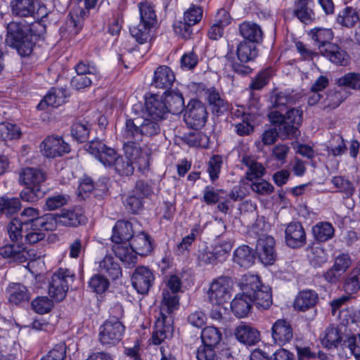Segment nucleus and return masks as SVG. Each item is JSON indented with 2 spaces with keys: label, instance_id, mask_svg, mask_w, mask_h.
I'll return each instance as SVG.
<instances>
[{
  "label": "nucleus",
  "instance_id": "f257e3e1",
  "mask_svg": "<svg viewBox=\"0 0 360 360\" xmlns=\"http://www.w3.org/2000/svg\"><path fill=\"white\" fill-rule=\"evenodd\" d=\"M242 293L237 294L231 303L233 314L238 318L248 316L255 304L259 310H266L272 304L271 290L262 283L257 275L246 274L240 282Z\"/></svg>",
  "mask_w": 360,
  "mask_h": 360
},
{
  "label": "nucleus",
  "instance_id": "f03ea898",
  "mask_svg": "<svg viewBox=\"0 0 360 360\" xmlns=\"http://www.w3.org/2000/svg\"><path fill=\"white\" fill-rule=\"evenodd\" d=\"M302 110L292 108L283 115L278 111H271L269 115L270 122L277 128L264 131L262 135V141L269 146L274 143L280 136L282 139L296 137L299 134V127L302 122Z\"/></svg>",
  "mask_w": 360,
  "mask_h": 360
},
{
  "label": "nucleus",
  "instance_id": "7ed1b4c3",
  "mask_svg": "<svg viewBox=\"0 0 360 360\" xmlns=\"http://www.w3.org/2000/svg\"><path fill=\"white\" fill-rule=\"evenodd\" d=\"M129 245L130 247L127 245H114L112 246V251L116 257L127 268H131L136 265L137 255L147 256L153 249L151 237L144 232L134 236Z\"/></svg>",
  "mask_w": 360,
  "mask_h": 360
},
{
  "label": "nucleus",
  "instance_id": "20e7f679",
  "mask_svg": "<svg viewBox=\"0 0 360 360\" xmlns=\"http://www.w3.org/2000/svg\"><path fill=\"white\" fill-rule=\"evenodd\" d=\"M86 217L79 209L63 211L61 214H46L35 220L37 226H41L45 231L55 229L58 224L65 226H77L85 224Z\"/></svg>",
  "mask_w": 360,
  "mask_h": 360
},
{
  "label": "nucleus",
  "instance_id": "39448f33",
  "mask_svg": "<svg viewBox=\"0 0 360 360\" xmlns=\"http://www.w3.org/2000/svg\"><path fill=\"white\" fill-rule=\"evenodd\" d=\"M162 120L146 116L144 119L128 120L124 126V136L128 139L142 141L143 137H153L161 132Z\"/></svg>",
  "mask_w": 360,
  "mask_h": 360
},
{
  "label": "nucleus",
  "instance_id": "423d86ee",
  "mask_svg": "<svg viewBox=\"0 0 360 360\" xmlns=\"http://www.w3.org/2000/svg\"><path fill=\"white\" fill-rule=\"evenodd\" d=\"M165 288L162 292L160 309L162 314L173 313L179 308V292L181 290V278L176 274L165 276L163 280Z\"/></svg>",
  "mask_w": 360,
  "mask_h": 360
},
{
  "label": "nucleus",
  "instance_id": "0eeeda50",
  "mask_svg": "<svg viewBox=\"0 0 360 360\" xmlns=\"http://www.w3.org/2000/svg\"><path fill=\"white\" fill-rule=\"evenodd\" d=\"M75 279V274L67 269L60 268L51 276L49 286V295L57 302L62 301Z\"/></svg>",
  "mask_w": 360,
  "mask_h": 360
},
{
  "label": "nucleus",
  "instance_id": "6e6552de",
  "mask_svg": "<svg viewBox=\"0 0 360 360\" xmlns=\"http://www.w3.org/2000/svg\"><path fill=\"white\" fill-rule=\"evenodd\" d=\"M198 94L203 95L212 114L221 116L229 110L230 104L223 91L213 86L199 84Z\"/></svg>",
  "mask_w": 360,
  "mask_h": 360
},
{
  "label": "nucleus",
  "instance_id": "1a4fd4ad",
  "mask_svg": "<svg viewBox=\"0 0 360 360\" xmlns=\"http://www.w3.org/2000/svg\"><path fill=\"white\" fill-rule=\"evenodd\" d=\"M233 281L229 276H221L212 281L208 290V298L212 304L227 302L231 297Z\"/></svg>",
  "mask_w": 360,
  "mask_h": 360
},
{
  "label": "nucleus",
  "instance_id": "9d476101",
  "mask_svg": "<svg viewBox=\"0 0 360 360\" xmlns=\"http://www.w3.org/2000/svg\"><path fill=\"white\" fill-rule=\"evenodd\" d=\"M79 4L70 12L66 26L68 32L72 34H77L82 30L84 18L88 15L89 10L95 8L98 0H77Z\"/></svg>",
  "mask_w": 360,
  "mask_h": 360
},
{
  "label": "nucleus",
  "instance_id": "9b49d317",
  "mask_svg": "<svg viewBox=\"0 0 360 360\" xmlns=\"http://www.w3.org/2000/svg\"><path fill=\"white\" fill-rule=\"evenodd\" d=\"M122 138L124 141L123 150L125 158L137 164L138 169L141 172L148 169V156L143 153L140 146L141 141L128 139L124 136V127L122 129Z\"/></svg>",
  "mask_w": 360,
  "mask_h": 360
},
{
  "label": "nucleus",
  "instance_id": "f8f14e48",
  "mask_svg": "<svg viewBox=\"0 0 360 360\" xmlns=\"http://www.w3.org/2000/svg\"><path fill=\"white\" fill-rule=\"evenodd\" d=\"M84 148L106 168H110L119 155L114 148L97 139L88 142Z\"/></svg>",
  "mask_w": 360,
  "mask_h": 360
},
{
  "label": "nucleus",
  "instance_id": "ddd939ff",
  "mask_svg": "<svg viewBox=\"0 0 360 360\" xmlns=\"http://www.w3.org/2000/svg\"><path fill=\"white\" fill-rule=\"evenodd\" d=\"M154 25L139 22V25L130 27L129 32L138 46L137 56H144L151 48L153 39V27Z\"/></svg>",
  "mask_w": 360,
  "mask_h": 360
},
{
  "label": "nucleus",
  "instance_id": "4468645a",
  "mask_svg": "<svg viewBox=\"0 0 360 360\" xmlns=\"http://www.w3.org/2000/svg\"><path fill=\"white\" fill-rule=\"evenodd\" d=\"M207 119V112L205 105L198 100H191L184 113V120L186 124L195 129L205 126Z\"/></svg>",
  "mask_w": 360,
  "mask_h": 360
},
{
  "label": "nucleus",
  "instance_id": "2eb2a0df",
  "mask_svg": "<svg viewBox=\"0 0 360 360\" xmlns=\"http://www.w3.org/2000/svg\"><path fill=\"white\" fill-rule=\"evenodd\" d=\"M125 327L122 323L105 321L99 328V341L101 344L109 348L116 345L122 340Z\"/></svg>",
  "mask_w": 360,
  "mask_h": 360
},
{
  "label": "nucleus",
  "instance_id": "dca6fc26",
  "mask_svg": "<svg viewBox=\"0 0 360 360\" xmlns=\"http://www.w3.org/2000/svg\"><path fill=\"white\" fill-rule=\"evenodd\" d=\"M41 153L48 158L61 157L70 151V145L61 136H49L41 143Z\"/></svg>",
  "mask_w": 360,
  "mask_h": 360
},
{
  "label": "nucleus",
  "instance_id": "f3484780",
  "mask_svg": "<svg viewBox=\"0 0 360 360\" xmlns=\"http://www.w3.org/2000/svg\"><path fill=\"white\" fill-rule=\"evenodd\" d=\"M275 245L274 238L270 236H262L257 240L255 252L263 264L271 265L276 260Z\"/></svg>",
  "mask_w": 360,
  "mask_h": 360
},
{
  "label": "nucleus",
  "instance_id": "a211bd4d",
  "mask_svg": "<svg viewBox=\"0 0 360 360\" xmlns=\"http://www.w3.org/2000/svg\"><path fill=\"white\" fill-rule=\"evenodd\" d=\"M155 275L151 269L141 266L136 268L131 276V284L134 288L140 294L148 293L153 286Z\"/></svg>",
  "mask_w": 360,
  "mask_h": 360
},
{
  "label": "nucleus",
  "instance_id": "6ab92c4d",
  "mask_svg": "<svg viewBox=\"0 0 360 360\" xmlns=\"http://www.w3.org/2000/svg\"><path fill=\"white\" fill-rule=\"evenodd\" d=\"M285 242L291 248H299L307 243V237L302 224L299 221H291L285 225Z\"/></svg>",
  "mask_w": 360,
  "mask_h": 360
},
{
  "label": "nucleus",
  "instance_id": "aec40b11",
  "mask_svg": "<svg viewBox=\"0 0 360 360\" xmlns=\"http://www.w3.org/2000/svg\"><path fill=\"white\" fill-rule=\"evenodd\" d=\"M298 100V96L292 92L287 91H278L274 89L271 92L269 101L271 106L274 109L272 111H278L281 112V110H285L286 112L292 109V106L296 104ZM300 110V108H297Z\"/></svg>",
  "mask_w": 360,
  "mask_h": 360
},
{
  "label": "nucleus",
  "instance_id": "412c9836",
  "mask_svg": "<svg viewBox=\"0 0 360 360\" xmlns=\"http://www.w3.org/2000/svg\"><path fill=\"white\" fill-rule=\"evenodd\" d=\"M34 25L32 22H28L25 20L13 21L7 25V34L6 43L9 46L16 43L30 36Z\"/></svg>",
  "mask_w": 360,
  "mask_h": 360
},
{
  "label": "nucleus",
  "instance_id": "4be33fe9",
  "mask_svg": "<svg viewBox=\"0 0 360 360\" xmlns=\"http://www.w3.org/2000/svg\"><path fill=\"white\" fill-rule=\"evenodd\" d=\"M146 116L154 120H164L169 113L162 96L151 95L146 99Z\"/></svg>",
  "mask_w": 360,
  "mask_h": 360
},
{
  "label": "nucleus",
  "instance_id": "5701e85b",
  "mask_svg": "<svg viewBox=\"0 0 360 360\" xmlns=\"http://www.w3.org/2000/svg\"><path fill=\"white\" fill-rule=\"evenodd\" d=\"M314 7L313 0H296L292 10V15L305 25L311 24L316 20Z\"/></svg>",
  "mask_w": 360,
  "mask_h": 360
},
{
  "label": "nucleus",
  "instance_id": "b1692460",
  "mask_svg": "<svg viewBox=\"0 0 360 360\" xmlns=\"http://www.w3.org/2000/svg\"><path fill=\"white\" fill-rule=\"evenodd\" d=\"M0 256L12 262L23 263L32 259L34 255L23 245L6 244L0 248Z\"/></svg>",
  "mask_w": 360,
  "mask_h": 360
},
{
  "label": "nucleus",
  "instance_id": "393cba45",
  "mask_svg": "<svg viewBox=\"0 0 360 360\" xmlns=\"http://www.w3.org/2000/svg\"><path fill=\"white\" fill-rule=\"evenodd\" d=\"M160 316L155 323V330L151 338L154 345L161 344L172 333L171 322L172 319L170 315L172 313L162 314L160 309Z\"/></svg>",
  "mask_w": 360,
  "mask_h": 360
},
{
  "label": "nucleus",
  "instance_id": "a878e982",
  "mask_svg": "<svg viewBox=\"0 0 360 360\" xmlns=\"http://www.w3.org/2000/svg\"><path fill=\"white\" fill-rule=\"evenodd\" d=\"M271 335L276 343L284 345L292 339L293 330L288 321L285 319H278L271 327Z\"/></svg>",
  "mask_w": 360,
  "mask_h": 360
},
{
  "label": "nucleus",
  "instance_id": "bb28decb",
  "mask_svg": "<svg viewBox=\"0 0 360 360\" xmlns=\"http://www.w3.org/2000/svg\"><path fill=\"white\" fill-rule=\"evenodd\" d=\"M175 81V75L167 65H160L154 71L152 86L157 89L169 90Z\"/></svg>",
  "mask_w": 360,
  "mask_h": 360
},
{
  "label": "nucleus",
  "instance_id": "cd10ccee",
  "mask_svg": "<svg viewBox=\"0 0 360 360\" xmlns=\"http://www.w3.org/2000/svg\"><path fill=\"white\" fill-rule=\"evenodd\" d=\"M239 34L243 38V41L254 44L262 41L263 32L261 27L252 21H244L238 25Z\"/></svg>",
  "mask_w": 360,
  "mask_h": 360
},
{
  "label": "nucleus",
  "instance_id": "c85d7f7f",
  "mask_svg": "<svg viewBox=\"0 0 360 360\" xmlns=\"http://www.w3.org/2000/svg\"><path fill=\"white\" fill-rule=\"evenodd\" d=\"M134 237L132 225L124 220L117 221L112 229V242L115 245H125V243Z\"/></svg>",
  "mask_w": 360,
  "mask_h": 360
},
{
  "label": "nucleus",
  "instance_id": "c756f323",
  "mask_svg": "<svg viewBox=\"0 0 360 360\" xmlns=\"http://www.w3.org/2000/svg\"><path fill=\"white\" fill-rule=\"evenodd\" d=\"M235 335L240 342L250 346L255 345L260 340V334L257 329L244 323L236 327Z\"/></svg>",
  "mask_w": 360,
  "mask_h": 360
},
{
  "label": "nucleus",
  "instance_id": "7c9ffc66",
  "mask_svg": "<svg viewBox=\"0 0 360 360\" xmlns=\"http://www.w3.org/2000/svg\"><path fill=\"white\" fill-rule=\"evenodd\" d=\"M309 35L317 46L320 53L325 51L329 45L333 44L331 41L333 39V32L330 29L315 27L309 32Z\"/></svg>",
  "mask_w": 360,
  "mask_h": 360
},
{
  "label": "nucleus",
  "instance_id": "2f4dec72",
  "mask_svg": "<svg viewBox=\"0 0 360 360\" xmlns=\"http://www.w3.org/2000/svg\"><path fill=\"white\" fill-rule=\"evenodd\" d=\"M202 344L206 347H212L220 349L224 346L222 341V334L218 328L214 326H207L202 329L200 335Z\"/></svg>",
  "mask_w": 360,
  "mask_h": 360
},
{
  "label": "nucleus",
  "instance_id": "473e14b6",
  "mask_svg": "<svg viewBox=\"0 0 360 360\" xmlns=\"http://www.w3.org/2000/svg\"><path fill=\"white\" fill-rule=\"evenodd\" d=\"M318 300V295L314 290H304L297 294L293 304L295 309L304 311L314 307Z\"/></svg>",
  "mask_w": 360,
  "mask_h": 360
},
{
  "label": "nucleus",
  "instance_id": "72a5a7b5",
  "mask_svg": "<svg viewBox=\"0 0 360 360\" xmlns=\"http://www.w3.org/2000/svg\"><path fill=\"white\" fill-rule=\"evenodd\" d=\"M163 101L166 103L168 112L178 114L184 108V100L182 94L178 89H169L164 93Z\"/></svg>",
  "mask_w": 360,
  "mask_h": 360
},
{
  "label": "nucleus",
  "instance_id": "f704fd0d",
  "mask_svg": "<svg viewBox=\"0 0 360 360\" xmlns=\"http://www.w3.org/2000/svg\"><path fill=\"white\" fill-rule=\"evenodd\" d=\"M10 7L12 14L17 17L30 18L35 14V1L32 0H13Z\"/></svg>",
  "mask_w": 360,
  "mask_h": 360
},
{
  "label": "nucleus",
  "instance_id": "c9c22d12",
  "mask_svg": "<svg viewBox=\"0 0 360 360\" xmlns=\"http://www.w3.org/2000/svg\"><path fill=\"white\" fill-rule=\"evenodd\" d=\"M241 162L248 168L245 177L248 181H254L255 179H261L266 172V169L263 165L249 155L243 156Z\"/></svg>",
  "mask_w": 360,
  "mask_h": 360
},
{
  "label": "nucleus",
  "instance_id": "e433bc0d",
  "mask_svg": "<svg viewBox=\"0 0 360 360\" xmlns=\"http://www.w3.org/2000/svg\"><path fill=\"white\" fill-rule=\"evenodd\" d=\"M46 179L45 174L39 169L27 167L20 174L19 181L25 186H41Z\"/></svg>",
  "mask_w": 360,
  "mask_h": 360
},
{
  "label": "nucleus",
  "instance_id": "4c0bfd02",
  "mask_svg": "<svg viewBox=\"0 0 360 360\" xmlns=\"http://www.w3.org/2000/svg\"><path fill=\"white\" fill-rule=\"evenodd\" d=\"M99 271L107 275L110 279L116 280L122 276V269L118 262L111 255H106L99 262Z\"/></svg>",
  "mask_w": 360,
  "mask_h": 360
},
{
  "label": "nucleus",
  "instance_id": "58836bf2",
  "mask_svg": "<svg viewBox=\"0 0 360 360\" xmlns=\"http://www.w3.org/2000/svg\"><path fill=\"white\" fill-rule=\"evenodd\" d=\"M321 53L328 58L330 62L338 65L346 66L349 63L348 54L335 44L329 45V47Z\"/></svg>",
  "mask_w": 360,
  "mask_h": 360
},
{
  "label": "nucleus",
  "instance_id": "ea45409f",
  "mask_svg": "<svg viewBox=\"0 0 360 360\" xmlns=\"http://www.w3.org/2000/svg\"><path fill=\"white\" fill-rule=\"evenodd\" d=\"M255 255L253 250L248 245L236 248L233 252V261L239 266L249 268L255 262Z\"/></svg>",
  "mask_w": 360,
  "mask_h": 360
},
{
  "label": "nucleus",
  "instance_id": "a19ab883",
  "mask_svg": "<svg viewBox=\"0 0 360 360\" xmlns=\"http://www.w3.org/2000/svg\"><path fill=\"white\" fill-rule=\"evenodd\" d=\"M66 91L63 89H51L38 105L39 109H44V105L57 108L65 102Z\"/></svg>",
  "mask_w": 360,
  "mask_h": 360
},
{
  "label": "nucleus",
  "instance_id": "79ce46f5",
  "mask_svg": "<svg viewBox=\"0 0 360 360\" xmlns=\"http://www.w3.org/2000/svg\"><path fill=\"white\" fill-rule=\"evenodd\" d=\"M236 53L240 62L248 63L254 60L257 57L258 49L256 44L242 41L237 46Z\"/></svg>",
  "mask_w": 360,
  "mask_h": 360
},
{
  "label": "nucleus",
  "instance_id": "37998d69",
  "mask_svg": "<svg viewBox=\"0 0 360 360\" xmlns=\"http://www.w3.org/2000/svg\"><path fill=\"white\" fill-rule=\"evenodd\" d=\"M343 288L347 294L352 295L360 290V261L346 276Z\"/></svg>",
  "mask_w": 360,
  "mask_h": 360
},
{
  "label": "nucleus",
  "instance_id": "c03bdc74",
  "mask_svg": "<svg viewBox=\"0 0 360 360\" xmlns=\"http://www.w3.org/2000/svg\"><path fill=\"white\" fill-rule=\"evenodd\" d=\"M312 233L316 240L326 242L334 236L335 229L330 223L321 221L313 226Z\"/></svg>",
  "mask_w": 360,
  "mask_h": 360
},
{
  "label": "nucleus",
  "instance_id": "a18cd8bd",
  "mask_svg": "<svg viewBox=\"0 0 360 360\" xmlns=\"http://www.w3.org/2000/svg\"><path fill=\"white\" fill-rule=\"evenodd\" d=\"M21 207L20 200L18 198L0 197V217L11 216L18 212Z\"/></svg>",
  "mask_w": 360,
  "mask_h": 360
},
{
  "label": "nucleus",
  "instance_id": "49530a36",
  "mask_svg": "<svg viewBox=\"0 0 360 360\" xmlns=\"http://www.w3.org/2000/svg\"><path fill=\"white\" fill-rule=\"evenodd\" d=\"M342 342L340 330L333 326L328 327L321 338L322 345L328 349L337 348Z\"/></svg>",
  "mask_w": 360,
  "mask_h": 360
},
{
  "label": "nucleus",
  "instance_id": "de8ad7c7",
  "mask_svg": "<svg viewBox=\"0 0 360 360\" xmlns=\"http://www.w3.org/2000/svg\"><path fill=\"white\" fill-rule=\"evenodd\" d=\"M140 22L155 25L157 22L156 13L154 6L148 1H141L139 4Z\"/></svg>",
  "mask_w": 360,
  "mask_h": 360
},
{
  "label": "nucleus",
  "instance_id": "09e8293b",
  "mask_svg": "<svg viewBox=\"0 0 360 360\" xmlns=\"http://www.w3.org/2000/svg\"><path fill=\"white\" fill-rule=\"evenodd\" d=\"M359 20L358 12L352 7H346L339 13L337 17L338 23L347 27H353Z\"/></svg>",
  "mask_w": 360,
  "mask_h": 360
},
{
  "label": "nucleus",
  "instance_id": "8fccbe9b",
  "mask_svg": "<svg viewBox=\"0 0 360 360\" xmlns=\"http://www.w3.org/2000/svg\"><path fill=\"white\" fill-rule=\"evenodd\" d=\"M30 299L27 288L20 283H13L10 286V295L8 300L14 304H19L28 301Z\"/></svg>",
  "mask_w": 360,
  "mask_h": 360
},
{
  "label": "nucleus",
  "instance_id": "3c124183",
  "mask_svg": "<svg viewBox=\"0 0 360 360\" xmlns=\"http://www.w3.org/2000/svg\"><path fill=\"white\" fill-rule=\"evenodd\" d=\"M197 259L200 265L213 264L221 261L215 248L211 249L207 246L199 248Z\"/></svg>",
  "mask_w": 360,
  "mask_h": 360
},
{
  "label": "nucleus",
  "instance_id": "603ef678",
  "mask_svg": "<svg viewBox=\"0 0 360 360\" xmlns=\"http://www.w3.org/2000/svg\"><path fill=\"white\" fill-rule=\"evenodd\" d=\"M109 286L108 279L101 273L94 274L88 282V287L97 294L104 293L108 290Z\"/></svg>",
  "mask_w": 360,
  "mask_h": 360
},
{
  "label": "nucleus",
  "instance_id": "864d4df0",
  "mask_svg": "<svg viewBox=\"0 0 360 360\" xmlns=\"http://www.w3.org/2000/svg\"><path fill=\"white\" fill-rule=\"evenodd\" d=\"M336 84L340 87L360 91V73H346L336 80Z\"/></svg>",
  "mask_w": 360,
  "mask_h": 360
},
{
  "label": "nucleus",
  "instance_id": "5fc2aeb1",
  "mask_svg": "<svg viewBox=\"0 0 360 360\" xmlns=\"http://www.w3.org/2000/svg\"><path fill=\"white\" fill-rule=\"evenodd\" d=\"M184 141L191 147L207 148L210 138L201 131L191 132L184 138Z\"/></svg>",
  "mask_w": 360,
  "mask_h": 360
},
{
  "label": "nucleus",
  "instance_id": "6e6d98bb",
  "mask_svg": "<svg viewBox=\"0 0 360 360\" xmlns=\"http://www.w3.org/2000/svg\"><path fill=\"white\" fill-rule=\"evenodd\" d=\"M24 226H27V222H22L17 218L13 219L7 226V232L9 238L13 242H18L22 239L23 233Z\"/></svg>",
  "mask_w": 360,
  "mask_h": 360
},
{
  "label": "nucleus",
  "instance_id": "4d7b16f0",
  "mask_svg": "<svg viewBox=\"0 0 360 360\" xmlns=\"http://www.w3.org/2000/svg\"><path fill=\"white\" fill-rule=\"evenodd\" d=\"M134 162L127 159V158L119 155L110 168L114 169L120 176H129L134 173Z\"/></svg>",
  "mask_w": 360,
  "mask_h": 360
},
{
  "label": "nucleus",
  "instance_id": "13d9d810",
  "mask_svg": "<svg viewBox=\"0 0 360 360\" xmlns=\"http://www.w3.org/2000/svg\"><path fill=\"white\" fill-rule=\"evenodd\" d=\"M90 124L88 122H76L71 127V134L74 139L79 143L85 142L90 133Z\"/></svg>",
  "mask_w": 360,
  "mask_h": 360
},
{
  "label": "nucleus",
  "instance_id": "bf43d9fd",
  "mask_svg": "<svg viewBox=\"0 0 360 360\" xmlns=\"http://www.w3.org/2000/svg\"><path fill=\"white\" fill-rule=\"evenodd\" d=\"M45 194L41 186H25L20 192V198L22 200L30 202H35L43 198Z\"/></svg>",
  "mask_w": 360,
  "mask_h": 360
},
{
  "label": "nucleus",
  "instance_id": "052dcab7",
  "mask_svg": "<svg viewBox=\"0 0 360 360\" xmlns=\"http://www.w3.org/2000/svg\"><path fill=\"white\" fill-rule=\"evenodd\" d=\"M226 192L223 189L216 188L212 186H206L202 191V197L201 200L207 205H214L219 202L221 195Z\"/></svg>",
  "mask_w": 360,
  "mask_h": 360
},
{
  "label": "nucleus",
  "instance_id": "680f3d73",
  "mask_svg": "<svg viewBox=\"0 0 360 360\" xmlns=\"http://www.w3.org/2000/svg\"><path fill=\"white\" fill-rule=\"evenodd\" d=\"M253 115L249 117H244V120L232 123L235 128L236 133L241 136H249L253 133L255 127L253 124Z\"/></svg>",
  "mask_w": 360,
  "mask_h": 360
},
{
  "label": "nucleus",
  "instance_id": "e2e57ef3",
  "mask_svg": "<svg viewBox=\"0 0 360 360\" xmlns=\"http://www.w3.org/2000/svg\"><path fill=\"white\" fill-rule=\"evenodd\" d=\"M331 182L338 191L344 193L347 198L352 196L354 193L355 188L353 184L342 176H334Z\"/></svg>",
  "mask_w": 360,
  "mask_h": 360
},
{
  "label": "nucleus",
  "instance_id": "0e129e2a",
  "mask_svg": "<svg viewBox=\"0 0 360 360\" xmlns=\"http://www.w3.org/2000/svg\"><path fill=\"white\" fill-rule=\"evenodd\" d=\"M222 163L223 158L221 155H214L210 158L207 163V171L212 182H214L219 179Z\"/></svg>",
  "mask_w": 360,
  "mask_h": 360
},
{
  "label": "nucleus",
  "instance_id": "69168bd1",
  "mask_svg": "<svg viewBox=\"0 0 360 360\" xmlns=\"http://www.w3.org/2000/svg\"><path fill=\"white\" fill-rule=\"evenodd\" d=\"M309 258L311 265L315 267H320L327 262L328 255L323 247L316 245L312 247Z\"/></svg>",
  "mask_w": 360,
  "mask_h": 360
},
{
  "label": "nucleus",
  "instance_id": "338daca9",
  "mask_svg": "<svg viewBox=\"0 0 360 360\" xmlns=\"http://www.w3.org/2000/svg\"><path fill=\"white\" fill-rule=\"evenodd\" d=\"M32 308L39 314L49 313L53 307V303L51 299L46 296L37 297L32 300Z\"/></svg>",
  "mask_w": 360,
  "mask_h": 360
},
{
  "label": "nucleus",
  "instance_id": "774afa93",
  "mask_svg": "<svg viewBox=\"0 0 360 360\" xmlns=\"http://www.w3.org/2000/svg\"><path fill=\"white\" fill-rule=\"evenodd\" d=\"M219 349L201 344L196 350L198 360H218Z\"/></svg>",
  "mask_w": 360,
  "mask_h": 360
}]
</instances>
